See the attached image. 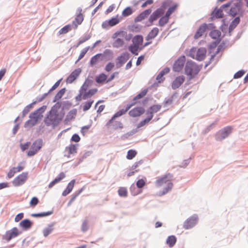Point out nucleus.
<instances>
[{
    "label": "nucleus",
    "instance_id": "62",
    "mask_svg": "<svg viewBox=\"0 0 248 248\" xmlns=\"http://www.w3.org/2000/svg\"><path fill=\"white\" fill-rule=\"evenodd\" d=\"M83 188H82L80 190H79L78 192L71 198L69 202V203H72L73 202L76 198L80 194V193L83 191Z\"/></svg>",
    "mask_w": 248,
    "mask_h": 248
},
{
    "label": "nucleus",
    "instance_id": "33",
    "mask_svg": "<svg viewBox=\"0 0 248 248\" xmlns=\"http://www.w3.org/2000/svg\"><path fill=\"white\" fill-rule=\"evenodd\" d=\"M118 193L120 197H126L128 195L127 190L124 187H120L118 190Z\"/></svg>",
    "mask_w": 248,
    "mask_h": 248
},
{
    "label": "nucleus",
    "instance_id": "39",
    "mask_svg": "<svg viewBox=\"0 0 248 248\" xmlns=\"http://www.w3.org/2000/svg\"><path fill=\"white\" fill-rule=\"evenodd\" d=\"M148 92V89H146L142 91L140 93L137 95L133 99V101L141 99L146 95Z\"/></svg>",
    "mask_w": 248,
    "mask_h": 248
},
{
    "label": "nucleus",
    "instance_id": "30",
    "mask_svg": "<svg viewBox=\"0 0 248 248\" xmlns=\"http://www.w3.org/2000/svg\"><path fill=\"white\" fill-rule=\"evenodd\" d=\"M107 76L104 74L101 73L99 74L98 76L96 77L95 81L98 83H104L105 81L107 82Z\"/></svg>",
    "mask_w": 248,
    "mask_h": 248
},
{
    "label": "nucleus",
    "instance_id": "50",
    "mask_svg": "<svg viewBox=\"0 0 248 248\" xmlns=\"http://www.w3.org/2000/svg\"><path fill=\"white\" fill-rule=\"evenodd\" d=\"M53 230V228L52 226H49L48 227L46 228L43 231V234L44 236L46 237L48 236Z\"/></svg>",
    "mask_w": 248,
    "mask_h": 248
},
{
    "label": "nucleus",
    "instance_id": "63",
    "mask_svg": "<svg viewBox=\"0 0 248 248\" xmlns=\"http://www.w3.org/2000/svg\"><path fill=\"white\" fill-rule=\"evenodd\" d=\"M90 125H86L82 127L81 129V133L83 135H85L86 132L88 131V130L90 128Z\"/></svg>",
    "mask_w": 248,
    "mask_h": 248
},
{
    "label": "nucleus",
    "instance_id": "44",
    "mask_svg": "<svg viewBox=\"0 0 248 248\" xmlns=\"http://www.w3.org/2000/svg\"><path fill=\"white\" fill-rule=\"evenodd\" d=\"M239 11V8L238 6L235 5L234 7H232L230 10V15L232 16H234L236 15L237 13Z\"/></svg>",
    "mask_w": 248,
    "mask_h": 248
},
{
    "label": "nucleus",
    "instance_id": "14",
    "mask_svg": "<svg viewBox=\"0 0 248 248\" xmlns=\"http://www.w3.org/2000/svg\"><path fill=\"white\" fill-rule=\"evenodd\" d=\"M129 59V54L124 53L116 59V64L118 68L121 67Z\"/></svg>",
    "mask_w": 248,
    "mask_h": 248
},
{
    "label": "nucleus",
    "instance_id": "6",
    "mask_svg": "<svg viewBox=\"0 0 248 248\" xmlns=\"http://www.w3.org/2000/svg\"><path fill=\"white\" fill-rule=\"evenodd\" d=\"M57 110L55 106L52 107L49 114L45 118V122L47 125H56L59 122L58 120Z\"/></svg>",
    "mask_w": 248,
    "mask_h": 248
},
{
    "label": "nucleus",
    "instance_id": "54",
    "mask_svg": "<svg viewBox=\"0 0 248 248\" xmlns=\"http://www.w3.org/2000/svg\"><path fill=\"white\" fill-rule=\"evenodd\" d=\"M143 163V160H140L135 162L132 166L131 169L133 170H137V168L141 166Z\"/></svg>",
    "mask_w": 248,
    "mask_h": 248
},
{
    "label": "nucleus",
    "instance_id": "58",
    "mask_svg": "<svg viewBox=\"0 0 248 248\" xmlns=\"http://www.w3.org/2000/svg\"><path fill=\"white\" fill-rule=\"evenodd\" d=\"M136 185L138 188H142L145 186V182L144 180L141 179L137 181Z\"/></svg>",
    "mask_w": 248,
    "mask_h": 248
},
{
    "label": "nucleus",
    "instance_id": "37",
    "mask_svg": "<svg viewBox=\"0 0 248 248\" xmlns=\"http://www.w3.org/2000/svg\"><path fill=\"white\" fill-rule=\"evenodd\" d=\"M65 91V89L64 88L60 90L56 94L53 102H56V101L60 100L63 95Z\"/></svg>",
    "mask_w": 248,
    "mask_h": 248
},
{
    "label": "nucleus",
    "instance_id": "16",
    "mask_svg": "<svg viewBox=\"0 0 248 248\" xmlns=\"http://www.w3.org/2000/svg\"><path fill=\"white\" fill-rule=\"evenodd\" d=\"M81 69L79 68L75 69L72 73L68 77L66 81L67 83H72L77 78L79 75L81 73Z\"/></svg>",
    "mask_w": 248,
    "mask_h": 248
},
{
    "label": "nucleus",
    "instance_id": "22",
    "mask_svg": "<svg viewBox=\"0 0 248 248\" xmlns=\"http://www.w3.org/2000/svg\"><path fill=\"white\" fill-rule=\"evenodd\" d=\"M77 145L70 144L69 146H67L65 149V151L67 152L68 157H69L71 155L75 154L77 151Z\"/></svg>",
    "mask_w": 248,
    "mask_h": 248
},
{
    "label": "nucleus",
    "instance_id": "21",
    "mask_svg": "<svg viewBox=\"0 0 248 248\" xmlns=\"http://www.w3.org/2000/svg\"><path fill=\"white\" fill-rule=\"evenodd\" d=\"M161 108V106L159 105H154L151 106L147 111L146 114L149 116L152 115V119L153 118L154 114L158 112Z\"/></svg>",
    "mask_w": 248,
    "mask_h": 248
},
{
    "label": "nucleus",
    "instance_id": "15",
    "mask_svg": "<svg viewBox=\"0 0 248 248\" xmlns=\"http://www.w3.org/2000/svg\"><path fill=\"white\" fill-rule=\"evenodd\" d=\"M145 109L142 107H136L131 109L129 112V115L132 117H139L143 114Z\"/></svg>",
    "mask_w": 248,
    "mask_h": 248
},
{
    "label": "nucleus",
    "instance_id": "59",
    "mask_svg": "<svg viewBox=\"0 0 248 248\" xmlns=\"http://www.w3.org/2000/svg\"><path fill=\"white\" fill-rule=\"evenodd\" d=\"M16 173V171L15 170H14V168L13 167L9 170L7 174V177L9 178H11L15 175Z\"/></svg>",
    "mask_w": 248,
    "mask_h": 248
},
{
    "label": "nucleus",
    "instance_id": "35",
    "mask_svg": "<svg viewBox=\"0 0 248 248\" xmlns=\"http://www.w3.org/2000/svg\"><path fill=\"white\" fill-rule=\"evenodd\" d=\"M139 47V46L133 44L129 46L128 49L133 54L138 55Z\"/></svg>",
    "mask_w": 248,
    "mask_h": 248
},
{
    "label": "nucleus",
    "instance_id": "5",
    "mask_svg": "<svg viewBox=\"0 0 248 248\" xmlns=\"http://www.w3.org/2000/svg\"><path fill=\"white\" fill-rule=\"evenodd\" d=\"M200 69V67L192 62H187L185 67L186 74L191 78L197 75Z\"/></svg>",
    "mask_w": 248,
    "mask_h": 248
},
{
    "label": "nucleus",
    "instance_id": "11",
    "mask_svg": "<svg viewBox=\"0 0 248 248\" xmlns=\"http://www.w3.org/2000/svg\"><path fill=\"white\" fill-rule=\"evenodd\" d=\"M198 217L197 215L192 216L188 218L184 223L183 227L185 229L188 230L194 227L197 223Z\"/></svg>",
    "mask_w": 248,
    "mask_h": 248
},
{
    "label": "nucleus",
    "instance_id": "55",
    "mask_svg": "<svg viewBox=\"0 0 248 248\" xmlns=\"http://www.w3.org/2000/svg\"><path fill=\"white\" fill-rule=\"evenodd\" d=\"M62 80V79H61L58 80L54 84V85L51 87V88L49 90L48 93H51V92H52L53 91H54L56 89H57L59 87V86L60 85V83H61Z\"/></svg>",
    "mask_w": 248,
    "mask_h": 248
},
{
    "label": "nucleus",
    "instance_id": "61",
    "mask_svg": "<svg viewBox=\"0 0 248 248\" xmlns=\"http://www.w3.org/2000/svg\"><path fill=\"white\" fill-rule=\"evenodd\" d=\"M245 74V72L244 71L241 70L236 72L234 75V78H238L242 77L243 75Z\"/></svg>",
    "mask_w": 248,
    "mask_h": 248
},
{
    "label": "nucleus",
    "instance_id": "4",
    "mask_svg": "<svg viewBox=\"0 0 248 248\" xmlns=\"http://www.w3.org/2000/svg\"><path fill=\"white\" fill-rule=\"evenodd\" d=\"M206 54L205 48L202 47L197 49L196 47L192 48L189 51L188 56L194 59L201 61L203 60Z\"/></svg>",
    "mask_w": 248,
    "mask_h": 248
},
{
    "label": "nucleus",
    "instance_id": "3",
    "mask_svg": "<svg viewBox=\"0 0 248 248\" xmlns=\"http://www.w3.org/2000/svg\"><path fill=\"white\" fill-rule=\"evenodd\" d=\"M46 106H43L31 113L30 119L25 124V127H31L37 124L38 121L43 117L42 113L45 111Z\"/></svg>",
    "mask_w": 248,
    "mask_h": 248
},
{
    "label": "nucleus",
    "instance_id": "19",
    "mask_svg": "<svg viewBox=\"0 0 248 248\" xmlns=\"http://www.w3.org/2000/svg\"><path fill=\"white\" fill-rule=\"evenodd\" d=\"M79 11V14L76 16L75 20L72 22L73 25L75 26V29H77L78 25L81 24L84 19L83 16L81 13L82 9H80Z\"/></svg>",
    "mask_w": 248,
    "mask_h": 248
},
{
    "label": "nucleus",
    "instance_id": "18",
    "mask_svg": "<svg viewBox=\"0 0 248 248\" xmlns=\"http://www.w3.org/2000/svg\"><path fill=\"white\" fill-rule=\"evenodd\" d=\"M208 28V25L206 24H202L198 29L196 33L194 35V38L197 39L201 37L206 31Z\"/></svg>",
    "mask_w": 248,
    "mask_h": 248
},
{
    "label": "nucleus",
    "instance_id": "20",
    "mask_svg": "<svg viewBox=\"0 0 248 248\" xmlns=\"http://www.w3.org/2000/svg\"><path fill=\"white\" fill-rule=\"evenodd\" d=\"M151 9H147L140 13L135 19V22H140L147 17L151 13Z\"/></svg>",
    "mask_w": 248,
    "mask_h": 248
},
{
    "label": "nucleus",
    "instance_id": "27",
    "mask_svg": "<svg viewBox=\"0 0 248 248\" xmlns=\"http://www.w3.org/2000/svg\"><path fill=\"white\" fill-rule=\"evenodd\" d=\"M19 225L25 230H27L31 227L32 223L30 220L25 219L20 222Z\"/></svg>",
    "mask_w": 248,
    "mask_h": 248
},
{
    "label": "nucleus",
    "instance_id": "49",
    "mask_svg": "<svg viewBox=\"0 0 248 248\" xmlns=\"http://www.w3.org/2000/svg\"><path fill=\"white\" fill-rule=\"evenodd\" d=\"M240 19L239 17H236L230 24V29H232L234 28L239 23Z\"/></svg>",
    "mask_w": 248,
    "mask_h": 248
},
{
    "label": "nucleus",
    "instance_id": "1",
    "mask_svg": "<svg viewBox=\"0 0 248 248\" xmlns=\"http://www.w3.org/2000/svg\"><path fill=\"white\" fill-rule=\"evenodd\" d=\"M172 175L168 173L158 178L155 181V186L157 187L163 186L162 190L160 191L157 195L159 196H163L170 191L173 186V184L171 183Z\"/></svg>",
    "mask_w": 248,
    "mask_h": 248
},
{
    "label": "nucleus",
    "instance_id": "9",
    "mask_svg": "<svg viewBox=\"0 0 248 248\" xmlns=\"http://www.w3.org/2000/svg\"><path fill=\"white\" fill-rule=\"evenodd\" d=\"M232 128L231 126H227L219 130L216 135L217 140L221 141L226 138L232 132Z\"/></svg>",
    "mask_w": 248,
    "mask_h": 248
},
{
    "label": "nucleus",
    "instance_id": "42",
    "mask_svg": "<svg viewBox=\"0 0 248 248\" xmlns=\"http://www.w3.org/2000/svg\"><path fill=\"white\" fill-rule=\"evenodd\" d=\"M120 22V19L117 17H113L108 21V24L109 26L112 27L118 24Z\"/></svg>",
    "mask_w": 248,
    "mask_h": 248
},
{
    "label": "nucleus",
    "instance_id": "36",
    "mask_svg": "<svg viewBox=\"0 0 248 248\" xmlns=\"http://www.w3.org/2000/svg\"><path fill=\"white\" fill-rule=\"evenodd\" d=\"M152 115L150 116H149L148 115L147 117L143 120V121H141L138 125L137 128H140L142 126H143L146 124H148L151 120H152Z\"/></svg>",
    "mask_w": 248,
    "mask_h": 248
},
{
    "label": "nucleus",
    "instance_id": "56",
    "mask_svg": "<svg viewBox=\"0 0 248 248\" xmlns=\"http://www.w3.org/2000/svg\"><path fill=\"white\" fill-rule=\"evenodd\" d=\"M50 214V213L48 212H44L42 213H38V214H32L31 215V216L34 217H45L48 215H49Z\"/></svg>",
    "mask_w": 248,
    "mask_h": 248
},
{
    "label": "nucleus",
    "instance_id": "10",
    "mask_svg": "<svg viewBox=\"0 0 248 248\" xmlns=\"http://www.w3.org/2000/svg\"><path fill=\"white\" fill-rule=\"evenodd\" d=\"M20 232L16 227H14L9 231H7L3 236V239L7 242L10 241L12 239L17 237Z\"/></svg>",
    "mask_w": 248,
    "mask_h": 248
},
{
    "label": "nucleus",
    "instance_id": "46",
    "mask_svg": "<svg viewBox=\"0 0 248 248\" xmlns=\"http://www.w3.org/2000/svg\"><path fill=\"white\" fill-rule=\"evenodd\" d=\"M93 103V100H90L85 103L83 106V110L86 111L89 109Z\"/></svg>",
    "mask_w": 248,
    "mask_h": 248
},
{
    "label": "nucleus",
    "instance_id": "43",
    "mask_svg": "<svg viewBox=\"0 0 248 248\" xmlns=\"http://www.w3.org/2000/svg\"><path fill=\"white\" fill-rule=\"evenodd\" d=\"M71 30L70 25H67L62 28L59 31L60 35L65 34Z\"/></svg>",
    "mask_w": 248,
    "mask_h": 248
},
{
    "label": "nucleus",
    "instance_id": "48",
    "mask_svg": "<svg viewBox=\"0 0 248 248\" xmlns=\"http://www.w3.org/2000/svg\"><path fill=\"white\" fill-rule=\"evenodd\" d=\"M88 221L87 220H85L83 221L82 225H81V230L83 232H86L89 228V224H88Z\"/></svg>",
    "mask_w": 248,
    "mask_h": 248
},
{
    "label": "nucleus",
    "instance_id": "38",
    "mask_svg": "<svg viewBox=\"0 0 248 248\" xmlns=\"http://www.w3.org/2000/svg\"><path fill=\"white\" fill-rule=\"evenodd\" d=\"M169 16H167L165 15V16L162 17L159 20V25L160 26H164L166 24H167L169 19Z\"/></svg>",
    "mask_w": 248,
    "mask_h": 248
},
{
    "label": "nucleus",
    "instance_id": "25",
    "mask_svg": "<svg viewBox=\"0 0 248 248\" xmlns=\"http://www.w3.org/2000/svg\"><path fill=\"white\" fill-rule=\"evenodd\" d=\"M159 32V30L157 28H153L151 31L149 33L146 37V40L149 41L155 38Z\"/></svg>",
    "mask_w": 248,
    "mask_h": 248
},
{
    "label": "nucleus",
    "instance_id": "47",
    "mask_svg": "<svg viewBox=\"0 0 248 248\" xmlns=\"http://www.w3.org/2000/svg\"><path fill=\"white\" fill-rule=\"evenodd\" d=\"M14 170H15L16 172H19L23 170L25 168V163L20 162L18 164L17 167H13Z\"/></svg>",
    "mask_w": 248,
    "mask_h": 248
},
{
    "label": "nucleus",
    "instance_id": "23",
    "mask_svg": "<svg viewBox=\"0 0 248 248\" xmlns=\"http://www.w3.org/2000/svg\"><path fill=\"white\" fill-rule=\"evenodd\" d=\"M170 69L168 67H166L163 70H162L160 73L156 77V80L158 82L160 83L162 82L164 80V78L163 76L170 72Z\"/></svg>",
    "mask_w": 248,
    "mask_h": 248
},
{
    "label": "nucleus",
    "instance_id": "8",
    "mask_svg": "<svg viewBox=\"0 0 248 248\" xmlns=\"http://www.w3.org/2000/svg\"><path fill=\"white\" fill-rule=\"evenodd\" d=\"M28 178V173L24 172L15 177L12 181V184L16 187L22 186L25 183Z\"/></svg>",
    "mask_w": 248,
    "mask_h": 248
},
{
    "label": "nucleus",
    "instance_id": "34",
    "mask_svg": "<svg viewBox=\"0 0 248 248\" xmlns=\"http://www.w3.org/2000/svg\"><path fill=\"white\" fill-rule=\"evenodd\" d=\"M213 17L216 18H221L223 16L222 10L220 9L216 8L212 13Z\"/></svg>",
    "mask_w": 248,
    "mask_h": 248
},
{
    "label": "nucleus",
    "instance_id": "57",
    "mask_svg": "<svg viewBox=\"0 0 248 248\" xmlns=\"http://www.w3.org/2000/svg\"><path fill=\"white\" fill-rule=\"evenodd\" d=\"M114 67V64L112 62L108 63L105 67V70L107 72L110 71Z\"/></svg>",
    "mask_w": 248,
    "mask_h": 248
},
{
    "label": "nucleus",
    "instance_id": "45",
    "mask_svg": "<svg viewBox=\"0 0 248 248\" xmlns=\"http://www.w3.org/2000/svg\"><path fill=\"white\" fill-rule=\"evenodd\" d=\"M133 13V10L132 8L130 7H126L124 9L122 12V15L124 16H127L130 15H131Z\"/></svg>",
    "mask_w": 248,
    "mask_h": 248
},
{
    "label": "nucleus",
    "instance_id": "28",
    "mask_svg": "<svg viewBox=\"0 0 248 248\" xmlns=\"http://www.w3.org/2000/svg\"><path fill=\"white\" fill-rule=\"evenodd\" d=\"M143 41V37L140 35H136L132 40L133 44L139 46L142 44Z\"/></svg>",
    "mask_w": 248,
    "mask_h": 248
},
{
    "label": "nucleus",
    "instance_id": "31",
    "mask_svg": "<svg viewBox=\"0 0 248 248\" xmlns=\"http://www.w3.org/2000/svg\"><path fill=\"white\" fill-rule=\"evenodd\" d=\"M43 142L42 140H36L33 143L31 148L32 150L38 152L41 148Z\"/></svg>",
    "mask_w": 248,
    "mask_h": 248
},
{
    "label": "nucleus",
    "instance_id": "41",
    "mask_svg": "<svg viewBox=\"0 0 248 248\" xmlns=\"http://www.w3.org/2000/svg\"><path fill=\"white\" fill-rule=\"evenodd\" d=\"M221 32L218 30H213L211 31L210 36L213 39H216L219 38L220 36Z\"/></svg>",
    "mask_w": 248,
    "mask_h": 248
},
{
    "label": "nucleus",
    "instance_id": "12",
    "mask_svg": "<svg viewBox=\"0 0 248 248\" xmlns=\"http://www.w3.org/2000/svg\"><path fill=\"white\" fill-rule=\"evenodd\" d=\"M185 62V56H182L180 57L175 62L173 66V70L175 72L180 71L183 68Z\"/></svg>",
    "mask_w": 248,
    "mask_h": 248
},
{
    "label": "nucleus",
    "instance_id": "26",
    "mask_svg": "<svg viewBox=\"0 0 248 248\" xmlns=\"http://www.w3.org/2000/svg\"><path fill=\"white\" fill-rule=\"evenodd\" d=\"M177 238L175 236L170 235L167 238L166 243L170 248H172L175 244Z\"/></svg>",
    "mask_w": 248,
    "mask_h": 248
},
{
    "label": "nucleus",
    "instance_id": "32",
    "mask_svg": "<svg viewBox=\"0 0 248 248\" xmlns=\"http://www.w3.org/2000/svg\"><path fill=\"white\" fill-rule=\"evenodd\" d=\"M102 54L99 53L95 55V56H93L90 60V65L91 66H93L94 65L96 64L97 62L99 61L100 57L101 56Z\"/></svg>",
    "mask_w": 248,
    "mask_h": 248
},
{
    "label": "nucleus",
    "instance_id": "40",
    "mask_svg": "<svg viewBox=\"0 0 248 248\" xmlns=\"http://www.w3.org/2000/svg\"><path fill=\"white\" fill-rule=\"evenodd\" d=\"M137 154V152L134 150H130L127 152L126 155V158L129 160L132 159L136 156Z\"/></svg>",
    "mask_w": 248,
    "mask_h": 248
},
{
    "label": "nucleus",
    "instance_id": "53",
    "mask_svg": "<svg viewBox=\"0 0 248 248\" xmlns=\"http://www.w3.org/2000/svg\"><path fill=\"white\" fill-rule=\"evenodd\" d=\"M177 6V5H175L173 6L170 7L166 12V15L170 17V15L176 10Z\"/></svg>",
    "mask_w": 248,
    "mask_h": 248
},
{
    "label": "nucleus",
    "instance_id": "17",
    "mask_svg": "<svg viewBox=\"0 0 248 248\" xmlns=\"http://www.w3.org/2000/svg\"><path fill=\"white\" fill-rule=\"evenodd\" d=\"M185 78L184 76H180L177 77L172 83V88L176 89L178 88L185 81Z\"/></svg>",
    "mask_w": 248,
    "mask_h": 248
},
{
    "label": "nucleus",
    "instance_id": "51",
    "mask_svg": "<svg viewBox=\"0 0 248 248\" xmlns=\"http://www.w3.org/2000/svg\"><path fill=\"white\" fill-rule=\"evenodd\" d=\"M89 47L88 46V47H86L84 48L82 50V51H81V52L78 56V61H79L80 60H81L82 58H83V57L86 54V53L89 50Z\"/></svg>",
    "mask_w": 248,
    "mask_h": 248
},
{
    "label": "nucleus",
    "instance_id": "2",
    "mask_svg": "<svg viewBox=\"0 0 248 248\" xmlns=\"http://www.w3.org/2000/svg\"><path fill=\"white\" fill-rule=\"evenodd\" d=\"M111 38L113 42L111 45L113 48H118L122 47L124 45V38L127 41H129L132 38L131 34H127L126 31H118L114 33Z\"/></svg>",
    "mask_w": 248,
    "mask_h": 248
},
{
    "label": "nucleus",
    "instance_id": "7",
    "mask_svg": "<svg viewBox=\"0 0 248 248\" xmlns=\"http://www.w3.org/2000/svg\"><path fill=\"white\" fill-rule=\"evenodd\" d=\"M169 5L168 1L164 2L161 8L157 9L151 15L149 20L153 22L156 20L159 16L163 15L164 13L165 9Z\"/></svg>",
    "mask_w": 248,
    "mask_h": 248
},
{
    "label": "nucleus",
    "instance_id": "60",
    "mask_svg": "<svg viewBox=\"0 0 248 248\" xmlns=\"http://www.w3.org/2000/svg\"><path fill=\"white\" fill-rule=\"evenodd\" d=\"M80 138L79 137L78 135L77 134H74L71 138V140L72 141H74L76 142H79L80 141Z\"/></svg>",
    "mask_w": 248,
    "mask_h": 248
},
{
    "label": "nucleus",
    "instance_id": "52",
    "mask_svg": "<svg viewBox=\"0 0 248 248\" xmlns=\"http://www.w3.org/2000/svg\"><path fill=\"white\" fill-rule=\"evenodd\" d=\"M39 202V200L36 197H33L30 202V205L32 207L35 206Z\"/></svg>",
    "mask_w": 248,
    "mask_h": 248
},
{
    "label": "nucleus",
    "instance_id": "24",
    "mask_svg": "<svg viewBox=\"0 0 248 248\" xmlns=\"http://www.w3.org/2000/svg\"><path fill=\"white\" fill-rule=\"evenodd\" d=\"M75 184V180H72L68 184L66 189L63 191L62 194V195L64 196H65L67 195L69 193H70L72 191V190Z\"/></svg>",
    "mask_w": 248,
    "mask_h": 248
},
{
    "label": "nucleus",
    "instance_id": "29",
    "mask_svg": "<svg viewBox=\"0 0 248 248\" xmlns=\"http://www.w3.org/2000/svg\"><path fill=\"white\" fill-rule=\"evenodd\" d=\"M97 91L96 89H91L87 92H85L82 94V98L83 99L85 100L88 98L91 97L93 95H94Z\"/></svg>",
    "mask_w": 248,
    "mask_h": 248
},
{
    "label": "nucleus",
    "instance_id": "13",
    "mask_svg": "<svg viewBox=\"0 0 248 248\" xmlns=\"http://www.w3.org/2000/svg\"><path fill=\"white\" fill-rule=\"evenodd\" d=\"M136 103H134L131 104L127 105L125 108H123L118 111L112 117V118L107 123V125L112 123L113 120L116 117H120L123 114H124L133 106Z\"/></svg>",
    "mask_w": 248,
    "mask_h": 248
},
{
    "label": "nucleus",
    "instance_id": "64",
    "mask_svg": "<svg viewBox=\"0 0 248 248\" xmlns=\"http://www.w3.org/2000/svg\"><path fill=\"white\" fill-rule=\"evenodd\" d=\"M115 129H122L123 128V124L119 121L116 122L115 123V124L114 125Z\"/></svg>",
    "mask_w": 248,
    "mask_h": 248
}]
</instances>
